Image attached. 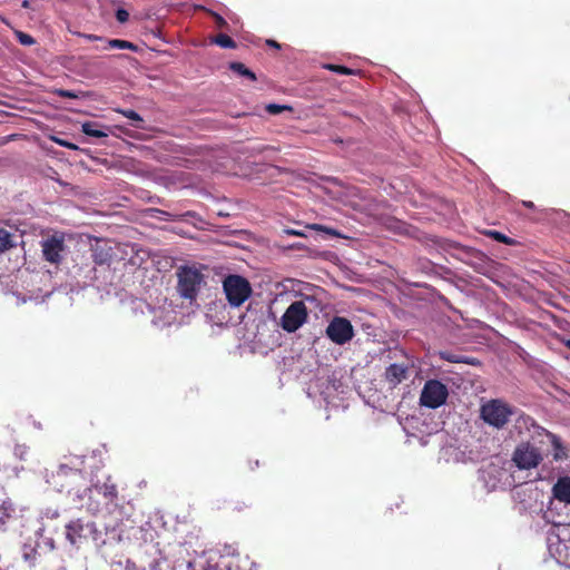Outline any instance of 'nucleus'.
<instances>
[{
    "mask_svg": "<svg viewBox=\"0 0 570 570\" xmlns=\"http://www.w3.org/2000/svg\"><path fill=\"white\" fill-rule=\"evenodd\" d=\"M59 473H61L63 475H68L69 473H72L75 475L82 476L80 470H78V469L73 470V469H71V468H69L68 465H65V464L60 465Z\"/></svg>",
    "mask_w": 570,
    "mask_h": 570,
    "instance_id": "28",
    "label": "nucleus"
},
{
    "mask_svg": "<svg viewBox=\"0 0 570 570\" xmlns=\"http://www.w3.org/2000/svg\"><path fill=\"white\" fill-rule=\"evenodd\" d=\"M484 235L499 242V243H502V244H505V245H510V246H514L517 245V240L504 235L503 233L501 232H498V230H493V229H489V230H485L484 232Z\"/></svg>",
    "mask_w": 570,
    "mask_h": 570,
    "instance_id": "17",
    "label": "nucleus"
},
{
    "mask_svg": "<svg viewBox=\"0 0 570 570\" xmlns=\"http://www.w3.org/2000/svg\"><path fill=\"white\" fill-rule=\"evenodd\" d=\"M542 461L539 450L529 443L520 444L513 453V462L519 469L529 470L535 468Z\"/></svg>",
    "mask_w": 570,
    "mask_h": 570,
    "instance_id": "7",
    "label": "nucleus"
},
{
    "mask_svg": "<svg viewBox=\"0 0 570 570\" xmlns=\"http://www.w3.org/2000/svg\"><path fill=\"white\" fill-rule=\"evenodd\" d=\"M286 109H291L289 107L287 106H284V105H277V104H269L266 106V110L272 114V115H278L281 114L283 110H286Z\"/></svg>",
    "mask_w": 570,
    "mask_h": 570,
    "instance_id": "26",
    "label": "nucleus"
},
{
    "mask_svg": "<svg viewBox=\"0 0 570 570\" xmlns=\"http://www.w3.org/2000/svg\"><path fill=\"white\" fill-rule=\"evenodd\" d=\"M116 112L122 115L124 117L130 119L134 121V126L138 129H145V121L144 119L141 118V116L136 112L135 110H131V109H122V108H117L115 109Z\"/></svg>",
    "mask_w": 570,
    "mask_h": 570,
    "instance_id": "13",
    "label": "nucleus"
},
{
    "mask_svg": "<svg viewBox=\"0 0 570 570\" xmlns=\"http://www.w3.org/2000/svg\"><path fill=\"white\" fill-rule=\"evenodd\" d=\"M522 205L529 209H534L535 208V205L533 202L531 200H522Z\"/></svg>",
    "mask_w": 570,
    "mask_h": 570,
    "instance_id": "35",
    "label": "nucleus"
},
{
    "mask_svg": "<svg viewBox=\"0 0 570 570\" xmlns=\"http://www.w3.org/2000/svg\"><path fill=\"white\" fill-rule=\"evenodd\" d=\"M14 36H16L17 40L19 41V43L22 46H32L36 43L35 38L23 31L16 30Z\"/></svg>",
    "mask_w": 570,
    "mask_h": 570,
    "instance_id": "22",
    "label": "nucleus"
},
{
    "mask_svg": "<svg viewBox=\"0 0 570 570\" xmlns=\"http://www.w3.org/2000/svg\"><path fill=\"white\" fill-rule=\"evenodd\" d=\"M448 396L449 391L445 384L438 380H429L422 389L420 404L429 409H438L446 402Z\"/></svg>",
    "mask_w": 570,
    "mask_h": 570,
    "instance_id": "3",
    "label": "nucleus"
},
{
    "mask_svg": "<svg viewBox=\"0 0 570 570\" xmlns=\"http://www.w3.org/2000/svg\"><path fill=\"white\" fill-rule=\"evenodd\" d=\"M21 6H22V8L29 9L30 8V1L29 0H23Z\"/></svg>",
    "mask_w": 570,
    "mask_h": 570,
    "instance_id": "36",
    "label": "nucleus"
},
{
    "mask_svg": "<svg viewBox=\"0 0 570 570\" xmlns=\"http://www.w3.org/2000/svg\"><path fill=\"white\" fill-rule=\"evenodd\" d=\"M55 94L61 98H70V99H77L79 98V95L75 91L67 90V89H57Z\"/></svg>",
    "mask_w": 570,
    "mask_h": 570,
    "instance_id": "27",
    "label": "nucleus"
},
{
    "mask_svg": "<svg viewBox=\"0 0 570 570\" xmlns=\"http://www.w3.org/2000/svg\"><path fill=\"white\" fill-rule=\"evenodd\" d=\"M324 68L330 71L341 73V75H346V76H353V75L360 73V70L351 69V68H348L346 66H342V65L327 63L324 66Z\"/></svg>",
    "mask_w": 570,
    "mask_h": 570,
    "instance_id": "21",
    "label": "nucleus"
},
{
    "mask_svg": "<svg viewBox=\"0 0 570 570\" xmlns=\"http://www.w3.org/2000/svg\"><path fill=\"white\" fill-rule=\"evenodd\" d=\"M409 367L404 364H391L386 367L384 377L385 381L392 386L395 387L400 383H402L407 377Z\"/></svg>",
    "mask_w": 570,
    "mask_h": 570,
    "instance_id": "10",
    "label": "nucleus"
},
{
    "mask_svg": "<svg viewBox=\"0 0 570 570\" xmlns=\"http://www.w3.org/2000/svg\"><path fill=\"white\" fill-rule=\"evenodd\" d=\"M92 256H94V262L97 265H105V264H109V262H110V255L108 252H104V250L95 252Z\"/></svg>",
    "mask_w": 570,
    "mask_h": 570,
    "instance_id": "23",
    "label": "nucleus"
},
{
    "mask_svg": "<svg viewBox=\"0 0 570 570\" xmlns=\"http://www.w3.org/2000/svg\"><path fill=\"white\" fill-rule=\"evenodd\" d=\"M214 19L217 28L224 29L228 27L227 21L220 14L214 13Z\"/></svg>",
    "mask_w": 570,
    "mask_h": 570,
    "instance_id": "30",
    "label": "nucleus"
},
{
    "mask_svg": "<svg viewBox=\"0 0 570 570\" xmlns=\"http://www.w3.org/2000/svg\"><path fill=\"white\" fill-rule=\"evenodd\" d=\"M326 336L337 345H344L354 337V327L345 317L334 316L326 327Z\"/></svg>",
    "mask_w": 570,
    "mask_h": 570,
    "instance_id": "6",
    "label": "nucleus"
},
{
    "mask_svg": "<svg viewBox=\"0 0 570 570\" xmlns=\"http://www.w3.org/2000/svg\"><path fill=\"white\" fill-rule=\"evenodd\" d=\"M94 531L92 523H83L77 519L66 525V538L72 546H78Z\"/></svg>",
    "mask_w": 570,
    "mask_h": 570,
    "instance_id": "9",
    "label": "nucleus"
},
{
    "mask_svg": "<svg viewBox=\"0 0 570 570\" xmlns=\"http://www.w3.org/2000/svg\"><path fill=\"white\" fill-rule=\"evenodd\" d=\"M56 141H57L60 146H63V147H67V148H70V149H77V146H75V145H73V144H71V142H67L66 140L56 139Z\"/></svg>",
    "mask_w": 570,
    "mask_h": 570,
    "instance_id": "32",
    "label": "nucleus"
},
{
    "mask_svg": "<svg viewBox=\"0 0 570 570\" xmlns=\"http://www.w3.org/2000/svg\"><path fill=\"white\" fill-rule=\"evenodd\" d=\"M554 498L561 502L570 503V478H560L553 487Z\"/></svg>",
    "mask_w": 570,
    "mask_h": 570,
    "instance_id": "12",
    "label": "nucleus"
},
{
    "mask_svg": "<svg viewBox=\"0 0 570 570\" xmlns=\"http://www.w3.org/2000/svg\"><path fill=\"white\" fill-rule=\"evenodd\" d=\"M95 490L106 499L107 503H115L118 498L117 485L110 478L102 484H95Z\"/></svg>",
    "mask_w": 570,
    "mask_h": 570,
    "instance_id": "11",
    "label": "nucleus"
},
{
    "mask_svg": "<svg viewBox=\"0 0 570 570\" xmlns=\"http://www.w3.org/2000/svg\"><path fill=\"white\" fill-rule=\"evenodd\" d=\"M287 235H292V236H304V233L301 232V230H296V229H285L284 230Z\"/></svg>",
    "mask_w": 570,
    "mask_h": 570,
    "instance_id": "33",
    "label": "nucleus"
},
{
    "mask_svg": "<svg viewBox=\"0 0 570 570\" xmlns=\"http://www.w3.org/2000/svg\"><path fill=\"white\" fill-rule=\"evenodd\" d=\"M511 414V409L499 400H492L481 407V417L484 422L498 429L508 423Z\"/></svg>",
    "mask_w": 570,
    "mask_h": 570,
    "instance_id": "4",
    "label": "nucleus"
},
{
    "mask_svg": "<svg viewBox=\"0 0 570 570\" xmlns=\"http://www.w3.org/2000/svg\"><path fill=\"white\" fill-rule=\"evenodd\" d=\"M212 42L222 48L235 49L237 47L235 40L226 33H218L212 39Z\"/></svg>",
    "mask_w": 570,
    "mask_h": 570,
    "instance_id": "18",
    "label": "nucleus"
},
{
    "mask_svg": "<svg viewBox=\"0 0 570 570\" xmlns=\"http://www.w3.org/2000/svg\"><path fill=\"white\" fill-rule=\"evenodd\" d=\"M308 317V311L303 301L293 302L281 318V327L287 333L296 332Z\"/></svg>",
    "mask_w": 570,
    "mask_h": 570,
    "instance_id": "5",
    "label": "nucleus"
},
{
    "mask_svg": "<svg viewBox=\"0 0 570 570\" xmlns=\"http://www.w3.org/2000/svg\"><path fill=\"white\" fill-rule=\"evenodd\" d=\"M308 228L313 229V230H316V232H323V233H326L331 236H338V232L332 227H327V226H324V225H321V224H311L308 225Z\"/></svg>",
    "mask_w": 570,
    "mask_h": 570,
    "instance_id": "25",
    "label": "nucleus"
},
{
    "mask_svg": "<svg viewBox=\"0 0 570 570\" xmlns=\"http://www.w3.org/2000/svg\"><path fill=\"white\" fill-rule=\"evenodd\" d=\"M43 258L55 265L62 262V253L66 249L65 238L62 235H52L41 243Z\"/></svg>",
    "mask_w": 570,
    "mask_h": 570,
    "instance_id": "8",
    "label": "nucleus"
},
{
    "mask_svg": "<svg viewBox=\"0 0 570 570\" xmlns=\"http://www.w3.org/2000/svg\"><path fill=\"white\" fill-rule=\"evenodd\" d=\"M116 18L120 23H125L129 19V13L125 9H118L116 11Z\"/></svg>",
    "mask_w": 570,
    "mask_h": 570,
    "instance_id": "29",
    "label": "nucleus"
},
{
    "mask_svg": "<svg viewBox=\"0 0 570 570\" xmlns=\"http://www.w3.org/2000/svg\"><path fill=\"white\" fill-rule=\"evenodd\" d=\"M14 246L12 235L4 228H0V254L9 250Z\"/></svg>",
    "mask_w": 570,
    "mask_h": 570,
    "instance_id": "20",
    "label": "nucleus"
},
{
    "mask_svg": "<svg viewBox=\"0 0 570 570\" xmlns=\"http://www.w3.org/2000/svg\"><path fill=\"white\" fill-rule=\"evenodd\" d=\"M177 293L184 299L196 301L202 285L205 283V276L196 266H179L176 271Z\"/></svg>",
    "mask_w": 570,
    "mask_h": 570,
    "instance_id": "1",
    "label": "nucleus"
},
{
    "mask_svg": "<svg viewBox=\"0 0 570 570\" xmlns=\"http://www.w3.org/2000/svg\"><path fill=\"white\" fill-rule=\"evenodd\" d=\"M266 45L268 47H272V48H275V49H281V45L277 41L273 40V39H267L266 40Z\"/></svg>",
    "mask_w": 570,
    "mask_h": 570,
    "instance_id": "34",
    "label": "nucleus"
},
{
    "mask_svg": "<svg viewBox=\"0 0 570 570\" xmlns=\"http://www.w3.org/2000/svg\"><path fill=\"white\" fill-rule=\"evenodd\" d=\"M549 436L551 439V443L553 446V459L556 461H561V460L567 459V456H568L567 451H566V448L562 445L561 440L554 434H549Z\"/></svg>",
    "mask_w": 570,
    "mask_h": 570,
    "instance_id": "15",
    "label": "nucleus"
},
{
    "mask_svg": "<svg viewBox=\"0 0 570 570\" xmlns=\"http://www.w3.org/2000/svg\"><path fill=\"white\" fill-rule=\"evenodd\" d=\"M229 69L234 71L235 73L247 78L250 81L256 80V75L248 69L243 62L234 61L229 63Z\"/></svg>",
    "mask_w": 570,
    "mask_h": 570,
    "instance_id": "14",
    "label": "nucleus"
},
{
    "mask_svg": "<svg viewBox=\"0 0 570 570\" xmlns=\"http://www.w3.org/2000/svg\"><path fill=\"white\" fill-rule=\"evenodd\" d=\"M79 37H83L85 39L87 40H90V41H102L104 38L100 37V36H97V35H88V33H78Z\"/></svg>",
    "mask_w": 570,
    "mask_h": 570,
    "instance_id": "31",
    "label": "nucleus"
},
{
    "mask_svg": "<svg viewBox=\"0 0 570 570\" xmlns=\"http://www.w3.org/2000/svg\"><path fill=\"white\" fill-rule=\"evenodd\" d=\"M100 125L94 121H87L82 124V132L90 137L102 138L107 137L108 134L99 129Z\"/></svg>",
    "mask_w": 570,
    "mask_h": 570,
    "instance_id": "16",
    "label": "nucleus"
},
{
    "mask_svg": "<svg viewBox=\"0 0 570 570\" xmlns=\"http://www.w3.org/2000/svg\"><path fill=\"white\" fill-rule=\"evenodd\" d=\"M109 49H120V50H131L137 51V46L130 41L122 40V39H110L107 41V47Z\"/></svg>",
    "mask_w": 570,
    "mask_h": 570,
    "instance_id": "19",
    "label": "nucleus"
},
{
    "mask_svg": "<svg viewBox=\"0 0 570 570\" xmlns=\"http://www.w3.org/2000/svg\"><path fill=\"white\" fill-rule=\"evenodd\" d=\"M566 345L570 348V340L567 341Z\"/></svg>",
    "mask_w": 570,
    "mask_h": 570,
    "instance_id": "39",
    "label": "nucleus"
},
{
    "mask_svg": "<svg viewBox=\"0 0 570 570\" xmlns=\"http://www.w3.org/2000/svg\"><path fill=\"white\" fill-rule=\"evenodd\" d=\"M160 213H161V214H164V215H167V216H169V215H170V214H169V213H167V212H160Z\"/></svg>",
    "mask_w": 570,
    "mask_h": 570,
    "instance_id": "38",
    "label": "nucleus"
},
{
    "mask_svg": "<svg viewBox=\"0 0 570 570\" xmlns=\"http://www.w3.org/2000/svg\"><path fill=\"white\" fill-rule=\"evenodd\" d=\"M223 289L230 306L239 307L252 295L249 282L240 275H228L223 282Z\"/></svg>",
    "mask_w": 570,
    "mask_h": 570,
    "instance_id": "2",
    "label": "nucleus"
},
{
    "mask_svg": "<svg viewBox=\"0 0 570 570\" xmlns=\"http://www.w3.org/2000/svg\"><path fill=\"white\" fill-rule=\"evenodd\" d=\"M185 216L194 217V213H193V212H187V213L185 214Z\"/></svg>",
    "mask_w": 570,
    "mask_h": 570,
    "instance_id": "37",
    "label": "nucleus"
},
{
    "mask_svg": "<svg viewBox=\"0 0 570 570\" xmlns=\"http://www.w3.org/2000/svg\"><path fill=\"white\" fill-rule=\"evenodd\" d=\"M441 358L442 360H445L448 362H451V363H468V364H473L471 361L469 360H463L462 357L455 355V354H452V353H448V352H442L441 354Z\"/></svg>",
    "mask_w": 570,
    "mask_h": 570,
    "instance_id": "24",
    "label": "nucleus"
}]
</instances>
